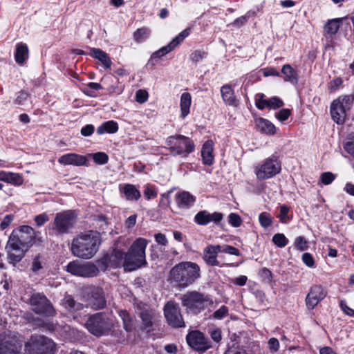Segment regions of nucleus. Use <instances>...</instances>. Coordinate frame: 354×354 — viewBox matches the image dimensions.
Segmentation results:
<instances>
[{"label":"nucleus","instance_id":"49530a36","mask_svg":"<svg viewBox=\"0 0 354 354\" xmlns=\"http://www.w3.org/2000/svg\"><path fill=\"white\" fill-rule=\"evenodd\" d=\"M228 218L229 223L234 227H239L242 223V219L241 216L235 213L230 214Z\"/></svg>","mask_w":354,"mask_h":354},{"label":"nucleus","instance_id":"e433bc0d","mask_svg":"<svg viewBox=\"0 0 354 354\" xmlns=\"http://www.w3.org/2000/svg\"><path fill=\"white\" fill-rule=\"evenodd\" d=\"M140 317L145 327L148 328L152 326L155 312L152 310L147 309L142 311Z\"/></svg>","mask_w":354,"mask_h":354},{"label":"nucleus","instance_id":"a19ab883","mask_svg":"<svg viewBox=\"0 0 354 354\" xmlns=\"http://www.w3.org/2000/svg\"><path fill=\"white\" fill-rule=\"evenodd\" d=\"M150 30L146 28H142L138 29L133 34L135 40L137 42H141L149 37Z\"/></svg>","mask_w":354,"mask_h":354},{"label":"nucleus","instance_id":"8fccbe9b","mask_svg":"<svg viewBox=\"0 0 354 354\" xmlns=\"http://www.w3.org/2000/svg\"><path fill=\"white\" fill-rule=\"evenodd\" d=\"M221 252H225L231 255H235V256H239L240 252L238 249L236 248L228 245H224L223 246L221 245Z\"/></svg>","mask_w":354,"mask_h":354},{"label":"nucleus","instance_id":"de8ad7c7","mask_svg":"<svg viewBox=\"0 0 354 354\" xmlns=\"http://www.w3.org/2000/svg\"><path fill=\"white\" fill-rule=\"evenodd\" d=\"M148 93L145 90L139 89L136 93V100L140 104L145 103L148 99Z\"/></svg>","mask_w":354,"mask_h":354},{"label":"nucleus","instance_id":"6e6552de","mask_svg":"<svg viewBox=\"0 0 354 354\" xmlns=\"http://www.w3.org/2000/svg\"><path fill=\"white\" fill-rule=\"evenodd\" d=\"M354 102V95H344L333 100L330 105V114L337 124H343L346 117V112L350 110Z\"/></svg>","mask_w":354,"mask_h":354},{"label":"nucleus","instance_id":"37998d69","mask_svg":"<svg viewBox=\"0 0 354 354\" xmlns=\"http://www.w3.org/2000/svg\"><path fill=\"white\" fill-rule=\"evenodd\" d=\"M272 242L277 247L283 248L288 244V240L283 234L277 233L273 236Z\"/></svg>","mask_w":354,"mask_h":354},{"label":"nucleus","instance_id":"774afa93","mask_svg":"<svg viewBox=\"0 0 354 354\" xmlns=\"http://www.w3.org/2000/svg\"><path fill=\"white\" fill-rule=\"evenodd\" d=\"M340 307L345 314L354 317V310L348 307L344 301H341Z\"/></svg>","mask_w":354,"mask_h":354},{"label":"nucleus","instance_id":"052dcab7","mask_svg":"<svg viewBox=\"0 0 354 354\" xmlns=\"http://www.w3.org/2000/svg\"><path fill=\"white\" fill-rule=\"evenodd\" d=\"M172 50H173L172 48L170 46L169 44H168L165 46L162 47L158 50L156 51L153 54V57H161L165 55L166 54L169 53Z\"/></svg>","mask_w":354,"mask_h":354},{"label":"nucleus","instance_id":"a878e982","mask_svg":"<svg viewBox=\"0 0 354 354\" xmlns=\"http://www.w3.org/2000/svg\"><path fill=\"white\" fill-rule=\"evenodd\" d=\"M0 180L14 185H21L24 179L21 174L10 171H0Z\"/></svg>","mask_w":354,"mask_h":354},{"label":"nucleus","instance_id":"58836bf2","mask_svg":"<svg viewBox=\"0 0 354 354\" xmlns=\"http://www.w3.org/2000/svg\"><path fill=\"white\" fill-rule=\"evenodd\" d=\"M190 32V28H186L182 31L178 35L172 39L169 44L174 50L178 45H179L185 39Z\"/></svg>","mask_w":354,"mask_h":354},{"label":"nucleus","instance_id":"c756f323","mask_svg":"<svg viewBox=\"0 0 354 354\" xmlns=\"http://www.w3.org/2000/svg\"><path fill=\"white\" fill-rule=\"evenodd\" d=\"M23 227H31L28 225H22L20 226L17 230H14L11 235H14L15 239H16L17 241L20 243L21 244L25 245L26 247H29V243L30 239V235L25 232V230H23Z\"/></svg>","mask_w":354,"mask_h":354},{"label":"nucleus","instance_id":"cd10ccee","mask_svg":"<svg viewBox=\"0 0 354 354\" xmlns=\"http://www.w3.org/2000/svg\"><path fill=\"white\" fill-rule=\"evenodd\" d=\"M212 152L213 142L212 140H207L203 144L201 149V156L204 164L211 165L213 163L214 156Z\"/></svg>","mask_w":354,"mask_h":354},{"label":"nucleus","instance_id":"0e129e2a","mask_svg":"<svg viewBox=\"0 0 354 354\" xmlns=\"http://www.w3.org/2000/svg\"><path fill=\"white\" fill-rule=\"evenodd\" d=\"M289 212V208L286 206L283 205L280 207V213L278 217L279 218L280 221L282 223H286L287 220L288 219V213Z\"/></svg>","mask_w":354,"mask_h":354},{"label":"nucleus","instance_id":"dca6fc26","mask_svg":"<svg viewBox=\"0 0 354 354\" xmlns=\"http://www.w3.org/2000/svg\"><path fill=\"white\" fill-rule=\"evenodd\" d=\"M186 339L188 344L196 351H205L211 346L208 339L199 331L189 333Z\"/></svg>","mask_w":354,"mask_h":354},{"label":"nucleus","instance_id":"473e14b6","mask_svg":"<svg viewBox=\"0 0 354 354\" xmlns=\"http://www.w3.org/2000/svg\"><path fill=\"white\" fill-rule=\"evenodd\" d=\"M25 232L30 235L29 247L33 245H41L44 243V238L39 231H35L32 227H23Z\"/></svg>","mask_w":354,"mask_h":354},{"label":"nucleus","instance_id":"c85d7f7f","mask_svg":"<svg viewBox=\"0 0 354 354\" xmlns=\"http://www.w3.org/2000/svg\"><path fill=\"white\" fill-rule=\"evenodd\" d=\"M221 96L224 102L229 106L236 105V97L232 87L225 84L221 88Z\"/></svg>","mask_w":354,"mask_h":354},{"label":"nucleus","instance_id":"7ed1b4c3","mask_svg":"<svg viewBox=\"0 0 354 354\" xmlns=\"http://www.w3.org/2000/svg\"><path fill=\"white\" fill-rule=\"evenodd\" d=\"M200 277L199 266L191 261L179 263L170 270V279L181 288L189 286Z\"/></svg>","mask_w":354,"mask_h":354},{"label":"nucleus","instance_id":"79ce46f5","mask_svg":"<svg viewBox=\"0 0 354 354\" xmlns=\"http://www.w3.org/2000/svg\"><path fill=\"white\" fill-rule=\"evenodd\" d=\"M259 221L262 227L267 228L272 224V217L267 212H262L259 216Z\"/></svg>","mask_w":354,"mask_h":354},{"label":"nucleus","instance_id":"5fc2aeb1","mask_svg":"<svg viewBox=\"0 0 354 354\" xmlns=\"http://www.w3.org/2000/svg\"><path fill=\"white\" fill-rule=\"evenodd\" d=\"M228 313V309L225 306H222L219 309L213 313V318L216 319H221L225 317Z\"/></svg>","mask_w":354,"mask_h":354},{"label":"nucleus","instance_id":"7c9ffc66","mask_svg":"<svg viewBox=\"0 0 354 354\" xmlns=\"http://www.w3.org/2000/svg\"><path fill=\"white\" fill-rule=\"evenodd\" d=\"M192 103V97L189 93H183L180 96V116L185 118L189 113L190 106Z\"/></svg>","mask_w":354,"mask_h":354},{"label":"nucleus","instance_id":"4be33fe9","mask_svg":"<svg viewBox=\"0 0 354 354\" xmlns=\"http://www.w3.org/2000/svg\"><path fill=\"white\" fill-rule=\"evenodd\" d=\"M86 156L74 153L64 154L59 157L58 162L64 165L83 166L86 164Z\"/></svg>","mask_w":354,"mask_h":354},{"label":"nucleus","instance_id":"f8f14e48","mask_svg":"<svg viewBox=\"0 0 354 354\" xmlns=\"http://www.w3.org/2000/svg\"><path fill=\"white\" fill-rule=\"evenodd\" d=\"M30 304L32 310L37 314L46 317L55 315L56 312L55 308L44 294H32L30 299Z\"/></svg>","mask_w":354,"mask_h":354},{"label":"nucleus","instance_id":"39448f33","mask_svg":"<svg viewBox=\"0 0 354 354\" xmlns=\"http://www.w3.org/2000/svg\"><path fill=\"white\" fill-rule=\"evenodd\" d=\"M212 303L208 295L197 291L188 292L182 297V304L188 310L198 314Z\"/></svg>","mask_w":354,"mask_h":354},{"label":"nucleus","instance_id":"3c124183","mask_svg":"<svg viewBox=\"0 0 354 354\" xmlns=\"http://www.w3.org/2000/svg\"><path fill=\"white\" fill-rule=\"evenodd\" d=\"M258 98L256 99V106L259 109H263L268 107V100L264 99V95L261 93L257 95Z\"/></svg>","mask_w":354,"mask_h":354},{"label":"nucleus","instance_id":"13d9d810","mask_svg":"<svg viewBox=\"0 0 354 354\" xmlns=\"http://www.w3.org/2000/svg\"><path fill=\"white\" fill-rule=\"evenodd\" d=\"M42 261L41 260V257L39 255L36 256L32 261L31 269L34 272H37L40 270L42 266Z\"/></svg>","mask_w":354,"mask_h":354},{"label":"nucleus","instance_id":"423d86ee","mask_svg":"<svg viewBox=\"0 0 354 354\" xmlns=\"http://www.w3.org/2000/svg\"><path fill=\"white\" fill-rule=\"evenodd\" d=\"M281 162L278 158L272 156L265 158L254 167L257 178L263 180L275 176L281 171Z\"/></svg>","mask_w":354,"mask_h":354},{"label":"nucleus","instance_id":"ddd939ff","mask_svg":"<svg viewBox=\"0 0 354 354\" xmlns=\"http://www.w3.org/2000/svg\"><path fill=\"white\" fill-rule=\"evenodd\" d=\"M164 313L168 324L175 328L185 326V322L178 304L169 301L164 308Z\"/></svg>","mask_w":354,"mask_h":354},{"label":"nucleus","instance_id":"4c0bfd02","mask_svg":"<svg viewBox=\"0 0 354 354\" xmlns=\"http://www.w3.org/2000/svg\"><path fill=\"white\" fill-rule=\"evenodd\" d=\"M344 150L354 157V133L348 134L343 142Z\"/></svg>","mask_w":354,"mask_h":354},{"label":"nucleus","instance_id":"338daca9","mask_svg":"<svg viewBox=\"0 0 354 354\" xmlns=\"http://www.w3.org/2000/svg\"><path fill=\"white\" fill-rule=\"evenodd\" d=\"M248 16H246V15L241 16V17L236 19L232 24L235 27L239 28V27L243 26L244 24H245L246 22L248 21Z\"/></svg>","mask_w":354,"mask_h":354},{"label":"nucleus","instance_id":"b1692460","mask_svg":"<svg viewBox=\"0 0 354 354\" xmlns=\"http://www.w3.org/2000/svg\"><path fill=\"white\" fill-rule=\"evenodd\" d=\"M120 191L129 201H138L141 197L140 191L132 184L120 185Z\"/></svg>","mask_w":354,"mask_h":354},{"label":"nucleus","instance_id":"e2e57ef3","mask_svg":"<svg viewBox=\"0 0 354 354\" xmlns=\"http://www.w3.org/2000/svg\"><path fill=\"white\" fill-rule=\"evenodd\" d=\"M206 57V53L203 51L196 50L190 55L191 59L194 62H198Z\"/></svg>","mask_w":354,"mask_h":354},{"label":"nucleus","instance_id":"9b49d317","mask_svg":"<svg viewBox=\"0 0 354 354\" xmlns=\"http://www.w3.org/2000/svg\"><path fill=\"white\" fill-rule=\"evenodd\" d=\"M66 271L71 274L82 277H93L98 274L99 269L91 262L75 260L66 266Z\"/></svg>","mask_w":354,"mask_h":354},{"label":"nucleus","instance_id":"f03ea898","mask_svg":"<svg viewBox=\"0 0 354 354\" xmlns=\"http://www.w3.org/2000/svg\"><path fill=\"white\" fill-rule=\"evenodd\" d=\"M100 243V234L97 231L90 230L82 232L74 238L71 249L75 257L89 259L96 254Z\"/></svg>","mask_w":354,"mask_h":354},{"label":"nucleus","instance_id":"4d7b16f0","mask_svg":"<svg viewBox=\"0 0 354 354\" xmlns=\"http://www.w3.org/2000/svg\"><path fill=\"white\" fill-rule=\"evenodd\" d=\"M144 196L147 200L154 198L157 196V192L153 187L146 185L144 192Z\"/></svg>","mask_w":354,"mask_h":354},{"label":"nucleus","instance_id":"09e8293b","mask_svg":"<svg viewBox=\"0 0 354 354\" xmlns=\"http://www.w3.org/2000/svg\"><path fill=\"white\" fill-rule=\"evenodd\" d=\"M48 220L49 217L46 213L37 215L34 218V221L38 227L43 226Z\"/></svg>","mask_w":354,"mask_h":354},{"label":"nucleus","instance_id":"864d4df0","mask_svg":"<svg viewBox=\"0 0 354 354\" xmlns=\"http://www.w3.org/2000/svg\"><path fill=\"white\" fill-rule=\"evenodd\" d=\"M268 107L270 109H277L283 105V102L277 97H273L268 100Z\"/></svg>","mask_w":354,"mask_h":354},{"label":"nucleus","instance_id":"393cba45","mask_svg":"<svg viewBox=\"0 0 354 354\" xmlns=\"http://www.w3.org/2000/svg\"><path fill=\"white\" fill-rule=\"evenodd\" d=\"M256 128L261 133L268 135H274L276 133L275 126L269 120L259 118L255 120Z\"/></svg>","mask_w":354,"mask_h":354},{"label":"nucleus","instance_id":"a211bd4d","mask_svg":"<svg viewBox=\"0 0 354 354\" xmlns=\"http://www.w3.org/2000/svg\"><path fill=\"white\" fill-rule=\"evenodd\" d=\"M223 218V214L220 212L209 213L206 210L198 212L194 216V221L200 225H207L210 222L216 224L220 223Z\"/></svg>","mask_w":354,"mask_h":354},{"label":"nucleus","instance_id":"603ef678","mask_svg":"<svg viewBox=\"0 0 354 354\" xmlns=\"http://www.w3.org/2000/svg\"><path fill=\"white\" fill-rule=\"evenodd\" d=\"M335 178V176L331 172H324L321 175V181L323 184L330 185Z\"/></svg>","mask_w":354,"mask_h":354},{"label":"nucleus","instance_id":"c03bdc74","mask_svg":"<svg viewBox=\"0 0 354 354\" xmlns=\"http://www.w3.org/2000/svg\"><path fill=\"white\" fill-rule=\"evenodd\" d=\"M93 156V160L98 165H104L108 162L109 157L107 154L104 152H97L93 154H91Z\"/></svg>","mask_w":354,"mask_h":354},{"label":"nucleus","instance_id":"aec40b11","mask_svg":"<svg viewBox=\"0 0 354 354\" xmlns=\"http://www.w3.org/2000/svg\"><path fill=\"white\" fill-rule=\"evenodd\" d=\"M175 200L180 209L187 210L194 205L196 197L189 192L182 191L176 194Z\"/></svg>","mask_w":354,"mask_h":354},{"label":"nucleus","instance_id":"412c9836","mask_svg":"<svg viewBox=\"0 0 354 354\" xmlns=\"http://www.w3.org/2000/svg\"><path fill=\"white\" fill-rule=\"evenodd\" d=\"M219 252H221L220 245H209L203 250V259L209 266H218L219 261L217 260V256Z\"/></svg>","mask_w":354,"mask_h":354},{"label":"nucleus","instance_id":"2eb2a0df","mask_svg":"<svg viewBox=\"0 0 354 354\" xmlns=\"http://www.w3.org/2000/svg\"><path fill=\"white\" fill-rule=\"evenodd\" d=\"M6 249L10 262L15 264L24 257L27 247L17 242L14 235H10Z\"/></svg>","mask_w":354,"mask_h":354},{"label":"nucleus","instance_id":"ea45409f","mask_svg":"<svg viewBox=\"0 0 354 354\" xmlns=\"http://www.w3.org/2000/svg\"><path fill=\"white\" fill-rule=\"evenodd\" d=\"M119 315L123 321L124 328L127 331L132 330V320L129 313L127 310H120Z\"/></svg>","mask_w":354,"mask_h":354},{"label":"nucleus","instance_id":"1a4fd4ad","mask_svg":"<svg viewBox=\"0 0 354 354\" xmlns=\"http://www.w3.org/2000/svg\"><path fill=\"white\" fill-rule=\"evenodd\" d=\"M26 348L16 336L0 335V354H28Z\"/></svg>","mask_w":354,"mask_h":354},{"label":"nucleus","instance_id":"6e6d98bb","mask_svg":"<svg viewBox=\"0 0 354 354\" xmlns=\"http://www.w3.org/2000/svg\"><path fill=\"white\" fill-rule=\"evenodd\" d=\"M295 246L299 250L303 251L307 249V241L303 236H298L295 241Z\"/></svg>","mask_w":354,"mask_h":354},{"label":"nucleus","instance_id":"20e7f679","mask_svg":"<svg viewBox=\"0 0 354 354\" xmlns=\"http://www.w3.org/2000/svg\"><path fill=\"white\" fill-rule=\"evenodd\" d=\"M88 330L96 337L107 335L114 327V321L102 313L91 316L86 323Z\"/></svg>","mask_w":354,"mask_h":354},{"label":"nucleus","instance_id":"680f3d73","mask_svg":"<svg viewBox=\"0 0 354 354\" xmlns=\"http://www.w3.org/2000/svg\"><path fill=\"white\" fill-rule=\"evenodd\" d=\"M268 348L271 352H277L279 348V342L277 338L272 337L268 342Z\"/></svg>","mask_w":354,"mask_h":354},{"label":"nucleus","instance_id":"69168bd1","mask_svg":"<svg viewBox=\"0 0 354 354\" xmlns=\"http://www.w3.org/2000/svg\"><path fill=\"white\" fill-rule=\"evenodd\" d=\"M94 126L92 124H87L85 127H82L81 129V134L83 136H89L93 134L94 132Z\"/></svg>","mask_w":354,"mask_h":354},{"label":"nucleus","instance_id":"2f4dec72","mask_svg":"<svg viewBox=\"0 0 354 354\" xmlns=\"http://www.w3.org/2000/svg\"><path fill=\"white\" fill-rule=\"evenodd\" d=\"M118 131V124L113 120H109L103 122L97 129V133L102 135L104 133H115Z\"/></svg>","mask_w":354,"mask_h":354},{"label":"nucleus","instance_id":"a18cd8bd","mask_svg":"<svg viewBox=\"0 0 354 354\" xmlns=\"http://www.w3.org/2000/svg\"><path fill=\"white\" fill-rule=\"evenodd\" d=\"M28 101V94L24 91L18 93L14 103L17 105H25Z\"/></svg>","mask_w":354,"mask_h":354},{"label":"nucleus","instance_id":"bb28decb","mask_svg":"<svg viewBox=\"0 0 354 354\" xmlns=\"http://www.w3.org/2000/svg\"><path fill=\"white\" fill-rule=\"evenodd\" d=\"M90 51L91 56L98 59L103 64L105 68H111L112 62L106 53L100 48H91Z\"/></svg>","mask_w":354,"mask_h":354},{"label":"nucleus","instance_id":"4468645a","mask_svg":"<svg viewBox=\"0 0 354 354\" xmlns=\"http://www.w3.org/2000/svg\"><path fill=\"white\" fill-rule=\"evenodd\" d=\"M75 223V217L71 212L57 213L54 220V229L59 234L68 233Z\"/></svg>","mask_w":354,"mask_h":354},{"label":"nucleus","instance_id":"bf43d9fd","mask_svg":"<svg viewBox=\"0 0 354 354\" xmlns=\"http://www.w3.org/2000/svg\"><path fill=\"white\" fill-rule=\"evenodd\" d=\"M302 261L309 268H313L315 266L314 259L313 256L308 252L303 254Z\"/></svg>","mask_w":354,"mask_h":354},{"label":"nucleus","instance_id":"6ab92c4d","mask_svg":"<svg viewBox=\"0 0 354 354\" xmlns=\"http://www.w3.org/2000/svg\"><path fill=\"white\" fill-rule=\"evenodd\" d=\"M326 297V292L321 286H313L306 299V306L313 309Z\"/></svg>","mask_w":354,"mask_h":354},{"label":"nucleus","instance_id":"9d476101","mask_svg":"<svg viewBox=\"0 0 354 354\" xmlns=\"http://www.w3.org/2000/svg\"><path fill=\"white\" fill-rule=\"evenodd\" d=\"M25 346L30 347L34 354H54L56 350L55 342L50 338L41 336H32Z\"/></svg>","mask_w":354,"mask_h":354},{"label":"nucleus","instance_id":"f3484780","mask_svg":"<svg viewBox=\"0 0 354 354\" xmlns=\"http://www.w3.org/2000/svg\"><path fill=\"white\" fill-rule=\"evenodd\" d=\"M87 306L94 310L103 308L106 305L103 290L100 288H93L87 298Z\"/></svg>","mask_w":354,"mask_h":354},{"label":"nucleus","instance_id":"c9c22d12","mask_svg":"<svg viewBox=\"0 0 354 354\" xmlns=\"http://www.w3.org/2000/svg\"><path fill=\"white\" fill-rule=\"evenodd\" d=\"M281 73L285 75L284 80L285 81H288L292 84H297V77L296 71L293 69V68L289 65L286 64L282 67Z\"/></svg>","mask_w":354,"mask_h":354},{"label":"nucleus","instance_id":"0eeeda50","mask_svg":"<svg viewBox=\"0 0 354 354\" xmlns=\"http://www.w3.org/2000/svg\"><path fill=\"white\" fill-rule=\"evenodd\" d=\"M166 144L172 154L184 157L194 151L195 148L193 141L182 135L169 136Z\"/></svg>","mask_w":354,"mask_h":354},{"label":"nucleus","instance_id":"72a5a7b5","mask_svg":"<svg viewBox=\"0 0 354 354\" xmlns=\"http://www.w3.org/2000/svg\"><path fill=\"white\" fill-rule=\"evenodd\" d=\"M28 57V48L26 44H19L17 45L15 53V60L18 64H23Z\"/></svg>","mask_w":354,"mask_h":354},{"label":"nucleus","instance_id":"5701e85b","mask_svg":"<svg viewBox=\"0 0 354 354\" xmlns=\"http://www.w3.org/2000/svg\"><path fill=\"white\" fill-rule=\"evenodd\" d=\"M62 306L71 314L78 313L84 308L82 304L77 302L71 295H66L64 297Z\"/></svg>","mask_w":354,"mask_h":354},{"label":"nucleus","instance_id":"f704fd0d","mask_svg":"<svg viewBox=\"0 0 354 354\" xmlns=\"http://www.w3.org/2000/svg\"><path fill=\"white\" fill-rule=\"evenodd\" d=\"M342 21V19L340 18H336L328 20V21L324 26L325 33L330 36L336 34L339 28V24Z\"/></svg>","mask_w":354,"mask_h":354},{"label":"nucleus","instance_id":"f257e3e1","mask_svg":"<svg viewBox=\"0 0 354 354\" xmlns=\"http://www.w3.org/2000/svg\"><path fill=\"white\" fill-rule=\"evenodd\" d=\"M148 241L144 238H138L131 245L129 252L125 253L120 250H113L110 261L113 266H123L125 270L133 271L147 263L145 249Z\"/></svg>","mask_w":354,"mask_h":354}]
</instances>
